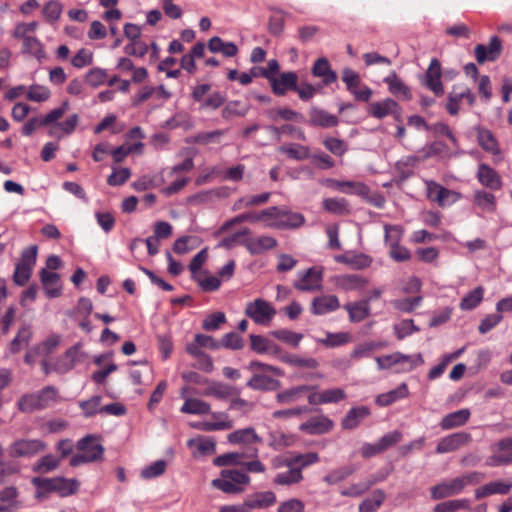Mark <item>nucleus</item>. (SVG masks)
<instances>
[{"label": "nucleus", "mask_w": 512, "mask_h": 512, "mask_svg": "<svg viewBox=\"0 0 512 512\" xmlns=\"http://www.w3.org/2000/svg\"><path fill=\"white\" fill-rule=\"evenodd\" d=\"M59 400V393L54 386H46L42 390L22 396L18 401V408L22 412H31L48 408Z\"/></svg>", "instance_id": "obj_1"}, {"label": "nucleus", "mask_w": 512, "mask_h": 512, "mask_svg": "<svg viewBox=\"0 0 512 512\" xmlns=\"http://www.w3.org/2000/svg\"><path fill=\"white\" fill-rule=\"evenodd\" d=\"M32 483L45 492H53L60 497H69L76 494L80 488V482L75 478L52 477V478H33Z\"/></svg>", "instance_id": "obj_2"}, {"label": "nucleus", "mask_w": 512, "mask_h": 512, "mask_svg": "<svg viewBox=\"0 0 512 512\" xmlns=\"http://www.w3.org/2000/svg\"><path fill=\"white\" fill-rule=\"evenodd\" d=\"M78 453L70 459V465L73 467L85 463L97 461L102 458L104 453L103 446L93 436H86L77 442Z\"/></svg>", "instance_id": "obj_3"}, {"label": "nucleus", "mask_w": 512, "mask_h": 512, "mask_svg": "<svg viewBox=\"0 0 512 512\" xmlns=\"http://www.w3.org/2000/svg\"><path fill=\"white\" fill-rule=\"evenodd\" d=\"M245 315L258 325L269 326L276 315V309L268 301L257 298L246 304Z\"/></svg>", "instance_id": "obj_4"}, {"label": "nucleus", "mask_w": 512, "mask_h": 512, "mask_svg": "<svg viewBox=\"0 0 512 512\" xmlns=\"http://www.w3.org/2000/svg\"><path fill=\"white\" fill-rule=\"evenodd\" d=\"M45 449L46 445L40 439L20 438L9 445L8 454L11 458H31Z\"/></svg>", "instance_id": "obj_5"}, {"label": "nucleus", "mask_w": 512, "mask_h": 512, "mask_svg": "<svg viewBox=\"0 0 512 512\" xmlns=\"http://www.w3.org/2000/svg\"><path fill=\"white\" fill-rule=\"evenodd\" d=\"M37 250V246L33 245L22 251L21 259L16 264L13 274V280L16 284L22 286L30 279L32 269L36 263Z\"/></svg>", "instance_id": "obj_6"}, {"label": "nucleus", "mask_w": 512, "mask_h": 512, "mask_svg": "<svg viewBox=\"0 0 512 512\" xmlns=\"http://www.w3.org/2000/svg\"><path fill=\"white\" fill-rule=\"evenodd\" d=\"M425 185L427 198L441 207L452 205L461 197L460 193L449 190L435 181H425Z\"/></svg>", "instance_id": "obj_7"}, {"label": "nucleus", "mask_w": 512, "mask_h": 512, "mask_svg": "<svg viewBox=\"0 0 512 512\" xmlns=\"http://www.w3.org/2000/svg\"><path fill=\"white\" fill-rule=\"evenodd\" d=\"M463 100H466L467 103L472 106L475 103V95L468 87L460 85L454 86L453 90L449 93L446 105L449 114L457 115Z\"/></svg>", "instance_id": "obj_8"}, {"label": "nucleus", "mask_w": 512, "mask_h": 512, "mask_svg": "<svg viewBox=\"0 0 512 512\" xmlns=\"http://www.w3.org/2000/svg\"><path fill=\"white\" fill-rule=\"evenodd\" d=\"M471 435L466 432H457L440 439L436 446V453L444 454L458 450L471 442Z\"/></svg>", "instance_id": "obj_9"}, {"label": "nucleus", "mask_w": 512, "mask_h": 512, "mask_svg": "<svg viewBox=\"0 0 512 512\" xmlns=\"http://www.w3.org/2000/svg\"><path fill=\"white\" fill-rule=\"evenodd\" d=\"M462 491V483L458 480V477L444 480L437 485H434L430 489L431 497L434 500H440L458 495Z\"/></svg>", "instance_id": "obj_10"}, {"label": "nucleus", "mask_w": 512, "mask_h": 512, "mask_svg": "<svg viewBox=\"0 0 512 512\" xmlns=\"http://www.w3.org/2000/svg\"><path fill=\"white\" fill-rule=\"evenodd\" d=\"M346 398V393L341 388H331L320 392H312L308 395V401L310 404H330L337 403Z\"/></svg>", "instance_id": "obj_11"}, {"label": "nucleus", "mask_w": 512, "mask_h": 512, "mask_svg": "<svg viewBox=\"0 0 512 512\" xmlns=\"http://www.w3.org/2000/svg\"><path fill=\"white\" fill-rule=\"evenodd\" d=\"M425 85L436 95H442L444 93V88L441 82V64L436 58L431 60L426 71Z\"/></svg>", "instance_id": "obj_12"}, {"label": "nucleus", "mask_w": 512, "mask_h": 512, "mask_svg": "<svg viewBox=\"0 0 512 512\" xmlns=\"http://www.w3.org/2000/svg\"><path fill=\"white\" fill-rule=\"evenodd\" d=\"M298 76L295 72H283L271 79L270 84L276 95H284L288 90L297 89Z\"/></svg>", "instance_id": "obj_13"}, {"label": "nucleus", "mask_w": 512, "mask_h": 512, "mask_svg": "<svg viewBox=\"0 0 512 512\" xmlns=\"http://www.w3.org/2000/svg\"><path fill=\"white\" fill-rule=\"evenodd\" d=\"M277 501L276 494L273 491L256 492L245 499L248 512L253 509H266L273 506Z\"/></svg>", "instance_id": "obj_14"}, {"label": "nucleus", "mask_w": 512, "mask_h": 512, "mask_svg": "<svg viewBox=\"0 0 512 512\" xmlns=\"http://www.w3.org/2000/svg\"><path fill=\"white\" fill-rule=\"evenodd\" d=\"M476 177L483 186L491 190H499L502 187L500 175L487 164H479Z\"/></svg>", "instance_id": "obj_15"}, {"label": "nucleus", "mask_w": 512, "mask_h": 512, "mask_svg": "<svg viewBox=\"0 0 512 512\" xmlns=\"http://www.w3.org/2000/svg\"><path fill=\"white\" fill-rule=\"evenodd\" d=\"M512 489V482L509 481H492L484 484L475 490V498L482 499L491 495H506Z\"/></svg>", "instance_id": "obj_16"}, {"label": "nucleus", "mask_w": 512, "mask_h": 512, "mask_svg": "<svg viewBox=\"0 0 512 512\" xmlns=\"http://www.w3.org/2000/svg\"><path fill=\"white\" fill-rule=\"evenodd\" d=\"M287 470L279 471L272 479L275 486H292L301 483L304 479L303 472L294 465L287 466Z\"/></svg>", "instance_id": "obj_17"}, {"label": "nucleus", "mask_w": 512, "mask_h": 512, "mask_svg": "<svg viewBox=\"0 0 512 512\" xmlns=\"http://www.w3.org/2000/svg\"><path fill=\"white\" fill-rule=\"evenodd\" d=\"M383 81L388 85L389 92L395 97L402 100H410L412 98L409 87L398 77L395 71H391Z\"/></svg>", "instance_id": "obj_18"}, {"label": "nucleus", "mask_w": 512, "mask_h": 512, "mask_svg": "<svg viewBox=\"0 0 512 512\" xmlns=\"http://www.w3.org/2000/svg\"><path fill=\"white\" fill-rule=\"evenodd\" d=\"M280 216V221L272 224L276 226V229H296L305 223L304 215L293 212L285 207L280 208Z\"/></svg>", "instance_id": "obj_19"}, {"label": "nucleus", "mask_w": 512, "mask_h": 512, "mask_svg": "<svg viewBox=\"0 0 512 512\" xmlns=\"http://www.w3.org/2000/svg\"><path fill=\"white\" fill-rule=\"evenodd\" d=\"M370 415V409L366 406L351 408L341 421V426L346 430L357 428L360 423Z\"/></svg>", "instance_id": "obj_20"}, {"label": "nucleus", "mask_w": 512, "mask_h": 512, "mask_svg": "<svg viewBox=\"0 0 512 512\" xmlns=\"http://www.w3.org/2000/svg\"><path fill=\"white\" fill-rule=\"evenodd\" d=\"M312 74L317 78H321L324 85H330L337 80V73L331 69V65L327 58H318L313 67Z\"/></svg>", "instance_id": "obj_21"}, {"label": "nucleus", "mask_w": 512, "mask_h": 512, "mask_svg": "<svg viewBox=\"0 0 512 512\" xmlns=\"http://www.w3.org/2000/svg\"><path fill=\"white\" fill-rule=\"evenodd\" d=\"M244 245L252 255H258L275 248L277 240L271 236H259L245 240Z\"/></svg>", "instance_id": "obj_22"}, {"label": "nucleus", "mask_w": 512, "mask_h": 512, "mask_svg": "<svg viewBox=\"0 0 512 512\" xmlns=\"http://www.w3.org/2000/svg\"><path fill=\"white\" fill-rule=\"evenodd\" d=\"M339 307V300L335 295H323L313 300L311 312L315 315H324L337 310Z\"/></svg>", "instance_id": "obj_23"}, {"label": "nucleus", "mask_w": 512, "mask_h": 512, "mask_svg": "<svg viewBox=\"0 0 512 512\" xmlns=\"http://www.w3.org/2000/svg\"><path fill=\"white\" fill-rule=\"evenodd\" d=\"M334 426L331 419L326 416L313 417L307 422L301 424L300 429L310 434H324L329 432Z\"/></svg>", "instance_id": "obj_24"}, {"label": "nucleus", "mask_w": 512, "mask_h": 512, "mask_svg": "<svg viewBox=\"0 0 512 512\" xmlns=\"http://www.w3.org/2000/svg\"><path fill=\"white\" fill-rule=\"evenodd\" d=\"M309 123L312 126L329 128L338 124V118L323 109L313 107L309 111Z\"/></svg>", "instance_id": "obj_25"}, {"label": "nucleus", "mask_w": 512, "mask_h": 512, "mask_svg": "<svg viewBox=\"0 0 512 512\" xmlns=\"http://www.w3.org/2000/svg\"><path fill=\"white\" fill-rule=\"evenodd\" d=\"M321 278V272L310 268L295 282L294 286L300 291H314L320 288Z\"/></svg>", "instance_id": "obj_26"}, {"label": "nucleus", "mask_w": 512, "mask_h": 512, "mask_svg": "<svg viewBox=\"0 0 512 512\" xmlns=\"http://www.w3.org/2000/svg\"><path fill=\"white\" fill-rule=\"evenodd\" d=\"M278 151L289 159L303 161L311 158V150L308 146L299 143H287L278 148Z\"/></svg>", "instance_id": "obj_27"}, {"label": "nucleus", "mask_w": 512, "mask_h": 512, "mask_svg": "<svg viewBox=\"0 0 512 512\" xmlns=\"http://www.w3.org/2000/svg\"><path fill=\"white\" fill-rule=\"evenodd\" d=\"M59 275L55 272H49L46 269L41 271V281L47 297L55 298L61 295V287L59 285Z\"/></svg>", "instance_id": "obj_28"}, {"label": "nucleus", "mask_w": 512, "mask_h": 512, "mask_svg": "<svg viewBox=\"0 0 512 512\" xmlns=\"http://www.w3.org/2000/svg\"><path fill=\"white\" fill-rule=\"evenodd\" d=\"M408 395V387L406 383H402L393 390L379 394L375 399V403L381 407H385L393 404L394 402L400 399L406 398Z\"/></svg>", "instance_id": "obj_29"}, {"label": "nucleus", "mask_w": 512, "mask_h": 512, "mask_svg": "<svg viewBox=\"0 0 512 512\" xmlns=\"http://www.w3.org/2000/svg\"><path fill=\"white\" fill-rule=\"evenodd\" d=\"M470 410L460 409L444 416L440 422L443 430H449L455 427L463 426L470 418Z\"/></svg>", "instance_id": "obj_30"}, {"label": "nucleus", "mask_w": 512, "mask_h": 512, "mask_svg": "<svg viewBox=\"0 0 512 512\" xmlns=\"http://www.w3.org/2000/svg\"><path fill=\"white\" fill-rule=\"evenodd\" d=\"M236 394V390L221 382H211L203 390L202 395L212 396L219 400H227Z\"/></svg>", "instance_id": "obj_31"}, {"label": "nucleus", "mask_w": 512, "mask_h": 512, "mask_svg": "<svg viewBox=\"0 0 512 512\" xmlns=\"http://www.w3.org/2000/svg\"><path fill=\"white\" fill-rule=\"evenodd\" d=\"M227 439L232 444H253L261 442L254 428L247 427L235 430L227 436Z\"/></svg>", "instance_id": "obj_32"}, {"label": "nucleus", "mask_w": 512, "mask_h": 512, "mask_svg": "<svg viewBox=\"0 0 512 512\" xmlns=\"http://www.w3.org/2000/svg\"><path fill=\"white\" fill-rule=\"evenodd\" d=\"M314 387L308 385H300L296 387L289 388L284 390L276 395V399L278 403L281 404H291L298 401L305 394L312 391Z\"/></svg>", "instance_id": "obj_33"}, {"label": "nucleus", "mask_w": 512, "mask_h": 512, "mask_svg": "<svg viewBox=\"0 0 512 512\" xmlns=\"http://www.w3.org/2000/svg\"><path fill=\"white\" fill-rule=\"evenodd\" d=\"M398 109V104L391 98L373 102L369 105V114L377 119H382L393 114Z\"/></svg>", "instance_id": "obj_34"}, {"label": "nucleus", "mask_w": 512, "mask_h": 512, "mask_svg": "<svg viewBox=\"0 0 512 512\" xmlns=\"http://www.w3.org/2000/svg\"><path fill=\"white\" fill-rule=\"evenodd\" d=\"M187 445L191 449H195L193 452L194 457L213 454L216 447V443L212 438L203 436L188 440Z\"/></svg>", "instance_id": "obj_35"}, {"label": "nucleus", "mask_w": 512, "mask_h": 512, "mask_svg": "<svg viewBox=\"0 0 512 512\" xmlns=\"http://www.w3.org/2000/svg\"><path fill=\"white\" fill-rule=\"evenodd\" d=\"M477 140L479 145L486 151L491 153L492 155H500V148L498 141L494 137L493 133L486 128H478L477 129Z\"/></svg>", "instance_id": "obj_36"}, {"label": "nucleus", "mask_w": 512, "mask_h": 512, "mask_svg": "<svg viewBox=\"0 0 512 512\" xmlns=\"http://www.w3.org/2000/svg\"><path fill=\"white\" fill-rule=\"evenodd\" d=\"M79 122V116L73 114L69 116L64 122L56 123L49 128V135L52 137L62 138L70 135L76 128Z\"/></svg>", "instance_id": "obj_37"}, {"label": "nucleus", "mask_w": 512, "mask_h": 512, "mask_svg": "<svg viewBox=\"0 0 512 512\" xmlns=\"http://www.w3.org/2000/svg\"><path fill=\"white\" fill-rule=\"evenodd\" d=\"M19 492L16 487L8 486L0 491V512H10L18 507Z\"/></svg>", "instance_id": "obj_38"}, {"label": "nucleus", "mask_w": 512, "mask_h": 512, "mask_svg": "<svg viewBox=\"0 0 512 512\" xmlns=\"http://www.w3.org/2000/svg\"><path fill=\"white\" fill-rule=\"evenodd\" d=\"M351 322H361L370 315L368 300L349 303L344 306Z\"/></svg>", "instance_id": "obj_39"}, {"label": "nucleus", "mask_w": 512, "mask_h": 512, "mask_svg": "<svg viewBox=\"0 0 512 512\" xmlns=\"http://www.w3.org/2000/svg\"><path fill=\"white\" fill-rule=\"evenodd\" d=\"M180 411L184 414L204 415L210 413L211 406L198 398H185Z\"/></svg>", "instance_id": "obj_40"}, {"label": "nucleus", "mask_w": 512, "mask_h": 512, "mask_svg": "<svg viewBox=\"0 0 512 512\" xmlns=\"http://www.w3.org/2000/svg\"><path fill=\"white\" fill-rule=\"evenodd\" d=\"M208 48L212 53H222L226 57H234L238 53V47L233 42H224L217 36L209 40Z\"/></svg>", "instance_id": "obj_41"}, {"label": "nucleus", "mask_w": 512, "mask_h": 512, "mask_svg": "<svg viewBox=\"0 0 512 512\" xmlns=\"http://www.w3.org/2000/svg\"><path fill=\"white\" fill-rule=\"evenodd\" d=\"M336 285L345 291L360 290L367 285V280L359 275H341L337 277Z\"/></svg>", "instance_id": "obj_42"}, {"label": "nucleus", "mask_w": 512, "mask_h": 512, "mask_svg": "<svg viewBox=\"0 0 512 512\" xmlns=\"http://www.w3.org/2000/svg\"><path fill=\"white\" fill-rule=\"evenodd\" d=\"M247 386L255 390H274L280 386V382L267 375L255 374L247 382Z\"/></svg>", "instance_id": "obj_43"}, {"label": "nucleus", "mask_w": 512, "mask_h": 512, "mask_svg": "<svg viewBox=\"0 0 512 512\" xmlns=\"http://www.w3.org/2000/svg\"><path fill=\"white\" fill-rule=\"evenodd\" d=\"M484 292V288L482 286H478L467 293L460 301V309L464 311L475 309L482 302Z\"/></svg>", "instance_id": "obj_44"}, {"label": "nucleus", "mask_w": 512, "mask_h": 512, "mask_svg": "<svg viewBox=\"0 0 512 512\" xmlns=\"http://www.w3.org/2000/svg\"><path fill=\"white\" fill-rule=\"evenodd\" d=\"M386 494L381 489H376L372 496L363 500L359 505V512H375L385 501Z\"/></svg>", "instance_id": "obj_45"}, {"label": "nucleus", "mask_w": 512, "mask_h": 512, "mask_svg": "<svg viewBox=\"0 0 512 512\" xmlns=\"http://www.w3.org/2000/svg\"><path fill=\"white\" fill-rule=\"evenodd\" d=\"M474 203L484 212L492 213L496 209V200L494 195L484 190L475 191Z\"/></svg>", "instance_id": "obj_46"}, {"label": "nucleus", "mask_w": 512, "mask_h": 512, "mask_svg": "<svg viewBox=\"0 0 512 512\" xmlns=\"http://www.w3.org/2000/svg\"><path fill=\"white\" fill-rule=\"evenodd\" d=\"M323 208L332 214L347 215L349 214V204L344 198H326L322 202Z\"/></svg>", "instance_id": "obj_47"}, {"label": "nucleus", "mask_w": 512, "mask_h": 512, "mask_svg": "<svg viewBox=\"0 0 512 512\" xmlns=\"http://www.w3.org/2000/svg\"><path fill=\"white\" fill-rule=\"evenodd\" d=\"M60 459L52 454H47L37 460L33 470L40 474H46L56 470L60 465Z\"/></svg>", "instance_id": "obj_48"}, {"label": "nucleus", "mask_w": 512, "mask_h": 512, "mask_svg": "<svg viewBox=\"0 0 512 512\" xmlns=\"http://www.w3.org/2000/svg\"><path fill=\"white\" fill-rule=\"evenodd\" d=\"M292 465L296 468L300 469L303 472V469L316 464L319 462V455L316 452H308V453H292Z\"/></svg>", "instance_id": "obj_49"}, {"label": "nucleus", "mask_w": 512, "mask_h": 512, "mask_svg": "<svg viewBox=\"0 0 512 512\" xmlns=\"http://www.w3.org/2000/svg\"><path fill=\"white\" fill-rule=\"evenodd\" d=\"M280 360L284 363H287L291 366L299 367V368H308V369H316L319 366L318 361L315 358H303L297 355H283L280 357Z\"/></svg>", "instance_id": "obj_50"}, {"label": "nucleus", "mask_w": 512, "mask_h": 512, "mask_svg": "<svg viewBox=\"0 0 512 512\" xmlns=\"http://www.w3.org/2000/svg\"><path fill=\"white\" fill-rule=\"evenodd\" d=\"M295 443V437L283 432H272L269 437V446L274 450H282Z\"/></svg>", "instance_id": "obj_51"}, {"label": "nucleus", "mask_w": 512, "mask_h": 512, "mask_svg": "<svg viewBox=\"0 0 512 512\" xmlns=\"http://www.w3.org/2000/svg\"><path fill=\"white\" fill-rule=\"evenodd\" d=\"M351 336L347 332H339V333H330L326 334V337L323 339H318L317 342L328 347L334 348L338 346H342L350 342Z\"/></svg>", "instance_id": "obj_52"}, {"label": "nucleus", "mask_w": 512, "mask_h": 512, "mask_svg": "<svg viewBox=\"0 0 512 512\" xmlns=\"http://www.w3.org/2000/svg\"><path fill=\"white\" fill-rule=\"evenodd\" d=\"M376 482V479H369L355 483L345 489H342L340 494L345 497H359L366 493Z\"/></svg>", "instance_id": "obj_53"}, {"label": "nucleus", "mask_w": 512, "mask_h": 512, "mask_svg": "<svg viewBox=\"0 0 512 512\" xmlns=\"http://www.w3.org/2000/svg\"><path fill=\"white\" fill-rule=\"evenodd\" d=\"M22 52L38 60H41L45 56L41 42L36 37L32 36L22 41Z\"/></svg>", "instance_id": "obj_54"}, {"label": "nucleus", "mask_w": 512, "mask_h": 512, "mask_svg": "<svg viewBox=\"0 0 512 512\" xmlns=\"http://www.w3.org/2000/svg\"><path fill=\"white\" fill-rule=\"evenodd\" d=\"M470 507L469 499H455L437 504L433 512H457L461 509H468Z\"/></svg>", "instance_id": "obj_55"}, {"label": "nucleus", "mask_w": 512, "mask_h": 512, "mask_svg": "<svg viewBox=\"0 0 512 512\" xmlns=\"http://www.w3.org/2000/svg\"><path fill=\"white\" fill-rule=\"evenodd\" d=\"M271 335L292 347H297L303 339V335L301 333H297L288 329L274 330L271 332Z\"/></svg>", "instance_id": "obj_56"}, {"label": "nucleus", "mask_w": 512, "mask_h": 512, "mask_svg": "<svg viewBox=\"0 0 512 512\" xmlns=\"http://www.w3.org/2000/svg\"><path fill=\"white\" fill-rule=\"evenodd\" d=\"M382 343L370 341L357 345L351 352L350 356L352 359H362L369 357L373 351L382 348Z\"/></svg>", "instance_id": "obj_57"}, {"label": "nucleus", "mask_w": 512, "mask_h": 512, "mask_svg": "<svg viewBox=\"0 0 512 512\" xmlns=\"http://www.w3.org/2000/svg\"><path fill=\"white\" fill-rule=\"evenodd\" d=\"M331 186L345 193H356V194H364L367 190V187L361 182L355 181H332Z\"/></svg>", "instance_id": "obj_58"}, {"label": "nucleus", "mask_w": 512, "mask_h": 512, "mask_svg": "<svg viewBox=\"0 0 512 512\" xmlns=\"http://www.w3.org/2000/svg\"><path fill=\"white\" fill-rule=\"evenodd\" d=\"M280 208L281 207L278 206H272L258 212L259 222H263L264 226L267 228L276 229V226L272 224L280 221Z\"/></svg>", "instance_id": "obj_59"}, {"label": "nucleus", "mask_w": 512, "mask_h": 512, "mask_svg": "<svg viewBox=\"0 0 512 512\" xmlns=\"http://www.w3.org/2000/svg\"><path fill=\"white\" fill-rule=\"evenodd\" d=\"M384 239L387 246L399 244L403 238L404 229L400 225L384 224Z\"/></svg>", "instance_id": "obj_60"}, {"label": "nucleus", "mask_w": 512, "mask_h": 512, "mask_svg": "<svg viewBox=\"0 0 512 512\" xmlns=\"http://www.w3.org/2000/svg\"><path fill=\"white\" fill-rule=\"evenodd\" d=\"M31 337H32V332H31L30 328L22 327L21 329H19L17 335L11 341L10 351L12 353L19 352L23 346L28 345L29 341L31 340Z\"/></svg>", "instance_id": "obj_61"}, {"label": "nucleus", "mask_w": 512, "mask_h": 512, "mask_svg": "<svg viewBox=\"0 0 512 512\" xmlns=\"http://www.w3.org/2000/svg\"><path fill=\"white\" fill-rule=\"evenodd\" d=\"M164 182L162 176H142L132 183V188L136 191H145L150 188H156Z\"/></svg>", "instance_id": "obj_62"}, {"label": "nucleus", "mask_w": 512, "mask_h": 512, "mask_svg": "<svg viewBox=\"0 0 512 512\" xmlns=\"http://www.w3.org/2000/svg\"><path fill=\"white\" fill-rule=\"evenodd\" d=\"M353 472L354 469L351 467H340L332 470L327 475H325L323 481L329 485H334L348 478L350 475L353 474Z\"/></svg>", "instance_id": "obj_63"}, {"label": "nucleus", "mask_w": 512, "mask_h": 512, "mask_svg": "<svg viewBox=\"0 0 512 512\" xmlns=\"http://www.w3.org/2000/svg\"><path fill=\"white\" fill-rule=\"evenodd\" d=\"M61 342V336L58 334L47 337L44 341L37 345V351H40L41 357L47 358Z\"/></svg>", "instance_id": "obj_64"}]
</instances>
